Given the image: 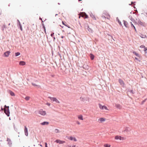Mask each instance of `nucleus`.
Masks as SVG:
<instances>
[{"label": "nucleus", "instance_id": "nucleus-1", "mask_svg": "<svg viewBox=\"0 0 147 147\" xmlns=\"http://www.w3.org/2000/svg\"><path fill=\"white\" fill-rule=\"evenodd\" d=\"M9 106H7L6 105L4 107V113L7 116L9 117Z\"/></svg>", "mask_w": 147, "mask_h": 147}, {"label": "nucleus", "instance_id": "nucleus-2", "mask_svg": "<svg viewBox=\"0 0 147 147\" xmlns=\"http://www.w3.org/2000/svg\"><path fill=\"white\" fill-rule=\"evenodd\" d=\"M80 100L84 102L85 101H89V98L88 97L86 96V97H82L81 96L80 98Z\"/></svg>", "mask_w": 147, "mask_h": 147}, {"label": "nucleus", "instance_id": "nucleus-3", "mask_svg": "<svg viewBox=\"0 0 147 147\" xmlns=\"http://www.w3.org/2000/svg\"><path fill=\"white\" fill-rule=\"evenodd\" d=\"M48 98L52 101H55L56 103H60L59 101L55 97H52L50 96H49Z\"/></svg>", "mask_w": 147, "mask_h": 147}, {"label": "nucleus", "instance_id": "nucleus-4", "mask_svg": "<svg viewBox=\"0 0 147 147\" xmlns=\"http://www.w3.org/2000/svg\"><path fill=\"white\" fill-rule=\"evenodd\" d=\"M98 105H99V108L102 110H103L104 109H105V110H108V109H107V107L105 105H101V104H100V103H99Z\"/></svg>", "mask_w": 147, "mask_h": 147}, {"label": "nucleus", "instance_id": "nucleus-5", "mask_svg": "<svg viewBox=\"0 0 147 147\" xmlns=\"http://www.w3.org/2000/svg\"><path fill=\"white\" fill-rule=\"evenodd\" d=\"M138 23L139 25H140L142 26L145 27L146 26V25L145 22H142L139 19L138 20Z\"/></svg>", "mask_w": 147, "mask_h": 147}, {"label": "nucleus", "instance_id": "nucleus-6", "mask_svg": "<svg viewBox=\"0 0 147 147\" xmlns=\"http://www.w3.org/2000/svg\"><path fill=\"white\" fill-rule=\"evenodd\" d=\"M38 113L44 116L46 114V113L45 111H43L42 109H40Z\"/></svg>", "mask_w": 147, "mask_h": 147}, {"label": "nucleus", "instance_id": "nucleus-7", "mask_svg": "<svg viewBox=\"0 0 147 147\" xmlns=\"http://www.w3.org/2000/svg\"><path fill=\"white\" fill-rule=\"evenodd\" d=\"M24 131L25 135L27 136L28 135V130L26 126H24Z\"/></svg>", "mask_w": 147, "mask_h": 147}, {"label": "nucleus", "instance_id": "nucleus-8", "mask_svg": "<svg viewBox=\"0 0 147 147\" xmlns=\"http://www.w3.org/2000/svg\"><path fill=\"white\" fill-rule=\"evenodd\" d=\"M81 13H84V15L82 16V17L84 18V19H86L88 18V16L86 14V13L84 12H82Z\"/></svg>", "mask_w": 147, "mask_h": 147}, {"label": "nucleus", "instance_id": "nucleus-9", "mask_svg": "<svg viewBox=\"0 0 147 147\" xmlns=\"http://www.w3.org/2000/svg\"><path fill=\"white\" fill-rule=\"evenodd\" d=\"M123 24H124V25L125 26L126 28H129V26L128 25V24L127 23V22L125 20H123Z\"/></svg>", "mask_w": 147, "mask_h": 147}, {"label": "nucleus", "instance_id": "nucleus-10", "mask_svg": "<svg viewBox=\"0 0 147 147\" xmlns=\"http://www.w3.org/2000/svg\"><path fill=\"white\" fill-rule=\"evenodd\" d=\"M119 82L121 85L122 86H123L125 85V84L123 81L121 79H119Z\"/></svg>", "mask_w": 147, "mask_h": 147}, {"label": "nucleus", "instance_id": "nucleus-11", "mask_svg": "<svg viewBox=\"0 0 147 147\" xmlns=\"http://www.w3.org/2000/svg\"><path fill=\"white\" fill-rule=\"evenodd\" d=\"M9 55V51H7L4 53L3 55L5 57H8Z\"/></svg>", "mask_w": 147, "mask_h": 147}, {"label": "nucleus", "instance_id": "nucleus-12", "mask_svg": "<svg viewBox=\"0 0 147 147\" xmlns=\"http://www.w3.org/2000/svg\"><path fill=\"white\" fill-rule=\"evenodd\" d=\"M122 138H123L122 137L118 135L116 136L115 137V140H121L122 139Z\"/></svg>", "mask_w": 147, "mask_h": 147}, {"label": "nucleus", "instance_id": "nucleus-13", "mask_svg": "<svg viewBox=\"0 0 147 147\" xmlns=\"http://www.w3.org/2000/svg\"><path fill=\"white\" fill-rule=\"evenodd\" d=\"M106 120V119L104 117L100 118L98 120V121H100V122L102 123L105 121Z\"/></svg>", "mask_w": 147, "mask_h": 147}, {"label": "nucleus", "instance_id": "nucleus-14", "mask_svg": "<svg viewBox=\"0 0 147 147\" xmlns=\"http://www.w3.org/2000/svg\"><path fill=\"white\" fill-rule=\"evenodd\" d=\"M62 23L63 25L67 27L68 28H71L70 26L67 24L65 22L62 21Z\"/></svg>", "mask_w": 147, "mask_h": 147}, {"label": "nucleus", "instance_id": "nucleus-15", "mask_svg": "<svg viewBox=\"0 0 147 147\" xmlns=\"http://www.w3.org/2000/svg\"><path fill=\"white\" fill-rule=\"evenodd\" d=\"M89 56L90 57V59L92 60L94 59L95 56L92 53H90L89 55Z\"/></svg>", "mask_w": 147, "mask_h": 147}, {"label": "nucleus", "instance_id": "nucleus-16", "mask_svg": "<svg viewBox=\"0 0 147 147\" xmlns=\"http://www.w3.org/2000/svg\"><path fill=\"white\" fill-rule=\"evenodd\" d=\"M87 30L88 31L90 32L91 33H92L93 32V30L91 28L89 27V26L88 25L87 26Z\"/></svg>", "mask_w": 147, "mask_h": 147}, {"label": "nucleus", "instance_id": "nucleus-17", "mask_svg": "<svg viewBox=\"0 0 147 147\" xmlns=\"http://www.w3.org/2000/svg\"><path fill=\"white\" fill-rule=\"evenodd\" d=\"M49 124V123L47 121H44L42 123H41L40 124L41 125H48Z\"/></svg>", "mask_w": 147, "mask_h": 147}, {"label": "nucleus", "instance_id": "nucleus-18", "mask_svg": "<svg viewBox=\"0 0 147 147\" xmlns=\"http://www.w3.org/2000/svg\"><path fill=\"white\" fill-rule=\"evenodd\" d=\"M130 129H129V127H125V130L124 131V132H127L130 131Z\"/></svg>", "mask_w": 147, "mask_h": 147}, {"label": "nucleus", "instance_id": "nucleus-19", "mask_svg": "<svg viewBox=\"0 0 147 147\" xmlns=\"http://www.w3.org/2000/svg\"><path fill=\"white\" fill-rule=\"evenodd\" d=\"M144 51L145 52L144 55L147 57V47H145L144 49Z\"/></svg>", "mask_w": 147, "mask_h": 147}, {"label": "nucleus", "instance_id": "nucleus-20", "mask_svg": "<svg viewBox=\"0 0 147 147\" xmlns=\"http://www.w3.org/2000/svg\"><path fill=\"white\" fill-rule=\"evenodd\" d=\"M19 64L21 65H24L26 64V62L24 61H21L19 62Z\"/></svg>", "mask_w": 147, "mask_h": 147}, {"label": "nucleus", "instance_id": "nucleus-21", "mask_svg": "<svg viewBox=\"0 0 147 147\" xmlns=\"http://www.w3.org/2000/svg\"><path fill=\"white\" fill-rule=\"evenodd\" d=\"M130 24H131V26L132 28H134V29L135 31L137 32V30L136 29V28L135 27V26H134L133 24L131 22H130Z\"/></svg>", "mask_w": 147, "mask_h": 147}, {"label": "nucleus", "instance_id": "nucleus-22", "mask_svg": "<svg viewBox=\"0 0 147 147\" xmlns=\"http://www.w3.org/2000/svg\"><path fill=\"white\" fill-rule=\"evenodd\" d=\"M90 16L92 17L93 20H96V18L95 16L92 13L90 14Z\"/></svg>", "mask_w": 147, "mask_h": 147}, {"label": "nucleus", "instance_id": "nucleus-23", "mask_svg": "<svg viewBox=\"0 0 147 147\" xmlns=\"http://www.w3.org/2000/svg\"><path fill=\"white\" fill-rule=\"evenodd\" d=\"M116 107L118 109H121V105L119 104H116L115 105Z\"/></svg>", "mask_w": 147, "mask_h": 147}, {"label": "nucleus", "instance_id": "nucleus-24", "mask_svg": "<svg viewBox=\"0 0 147 147\" xmlns=\"http://www.w3.org/2000/svg\"><path fill=\"white\" fill-rule=\"evenodd\" d=\"M116 21L118 22V23H119V24L120 26H122V24H121V23L118 17H117L116 18Z\"/></svg>", "mask_w": 147, "mask_h": 147}, {"label": "nucleus", "instance_id": "nucleus-25", "mask_svg": "<svg viewBox=\"0 0 147 147\" xmlns=\"http://www.w3.org/2000/svg\"><path fill=\"white\" fill-rule=\"evenodd\" d=\"M133 53L137 57H140V55L138 53H137L136 52L134 51L133 52Z\"/></svg>", "mask_w": 147, "mask_h": 147}, {"label": "nucleus", "instance_id": "nucleus-26", "mask_svg": "<svg viewBox=\"0 0 147 147\" xmlns=\"http://www.w3.org/2000/svg\"><path fill=\"white\" fill-rule=\"evenodd\" d=\"M10 95L12 96H15V93L12 92V91L10 90Z\"/></svg>", "mask_w": 147, "mask_h": 147}, {"label": "nucleus", "instance_id": "nucleus-27", "mask_svg": "<svg viewBox=\"0 0 147 147\" xmlns=\"http://www.w3.org/2000/svg\"><path fill=\"white\" fill-rule=\"evenodd\" d=\"M140 36L142 38H146V35H144L142 34H140Z\"/></svg>", "mask_w": 147, "mask_h": 147}, {"label": "nucleus", "instance_id": "nucleus-28", "mask_svg": "<svg viewBox=\"0 0 147 147\" xmlns=\"http://www.w3.org/2000/svg\"><path fill=\"white\" fill-rule=\"evenodd\" d=\"M78 117V119L80 120H83V116L82 115H79Z\"/></svg>", "mask_w": 147, "mask_h": 147}, {"label": "nucleus", "instance_id": "nucleus-29", "mask_svg": "<svg viewBox=\"0 0 147 147\" xmlns=\"http://www.w3.org/2000/svg\"><path fill=\"white\" fill-rule=\"evenodd\" d=\"M7 28V27H6V26L5 25V24L3 25V26L2 27L1 30H3L4 28L5 29V28Z\"/></svg>", "mask_w": 147, "mask_h": 147}, {"label": "nucleus", "instance_id": "nucleus-30", "mask_svg": "<svg viewBox=\"0 0 147 147\" xmlns=\"http://www.w3.org/2000/svg\"><path fill=\"white\" fill-rule=\"evenodd\" d=\"M18 28L20 29L21 31H23V29L21 25L18 26Z\"/></svg>", "mask_w": 147, "mask_h": 147}, {"label": "nucleus", "instance_id": "nucleus-31", "mask_svg": "<svg viewBox=\"0 0 147 147\" xmlns=\"http://www.w3.org/2000/svg\"><path fill=\"white\" fill-rule=\"evenodd\" d=\"M31 84L33 86H38V87H40V86L36 85L34 83L32 82V83Z\"/></svg>", "mask_w": 147, "mask_h": 147}, {"label": "nucleus", "instance_id": "nucleus-32", "mask_svg": "<svg viewBox=\"0 0 147 147\" xmlns=\"http://www.w3.org/2000/svg\"><path fill=\"white\" fill-rule=\"evenodd\" d=\"M20 53L19 52H16L15 53V56L17 57L20 55Z\"/></svg>", "mask_w": 147, "mask_h": 147}, {"label": "nucleus", "instance_id": "nucleus-33", "mask_svg": "<svg viewBox=\"0 0 147 147\" xmlns=\"http://www.w3.org/2000/svg\"><path fill=\"white\" fill-rule=\"evenodd\" d=\"M147 100V98H146L145 99H144V100H142L141 102V104L142 105H143L144 104V103Z\"/></svg>", "mask_w": 147, "mask_h": 147}, {"label": "nucleus", "instance_id": "nucleus-34", "mask_svg": "<svg viewBox=\"0 0 147 147\" xmlns=\"http://www.w3.org/2000/svg\"><path fill=\"white\" fill-rule=\"evenodd\" d=\"M74 137H73L72 136H69L68 138V139H69L70 140H73V138Z\"/></svg>", "mask_w": 147, "mask_h": 147}, {"label": "nucleus", "instance_id": "nucleus-35", "mask_svg": "<svg viewBox=\"0 0 147 147\" xmlns=\"http://www.w3.org/2000/svg\"><path fill=\"white\" fill-rule=\"evenodd\" d=\"M30 98V97L29 96H26L25 98V99L26 100L28 101V100Z\"/></svg>", "mask_w": 147, "mask_h": 147}, {"label": "nucleus", "instance_id": "nucleus-36", "mask_svg": "<svg viewBox=\"0 0 147 147\" xmlns=\"http://www.w3.org/2000/svg\"><path fill=\"white\" fill-rule=\"evenodd\" d=\"M55 132L56 133H59V131L58 129H56L55 130Z\"/></svg>", "mask_w": 147, "mask_h": 147}, {"label": "nucleus", "instance_id": "nucleus-37", "mask_svg": "<svg viewBox=\"0 0 147 147\" xmlns=\"http://www.w3.org/2000/svg\"><path fill=\"white\" fill-rule=\"evenodd\" d=\"M60 140L59 139H57L56 140H55V142L57 143H59L60 142Z\"/></svg>", "mask_w": 147, "mask_h": 147}, {"label": "nucleus", "instance_id": "nucleus-38", "mask_svg": "<svg viewBox=\"0 0 147 147\" xmlns=\"http://www.w3.org/2000/svg\"><path fill=\"white\" fill-rule=\"evenodd\" d=\"M17 23H18L17 26H18V25H21L20 22L19 20H17Z\"/></svg>", "mask_w": 147, "mask_h": 147}, {"label": "nucleus", "instance_id": "nucleus-39", "mask_svg": "<svg viewBox=\"0 0 147 147\" xmlns=\"http://www.w3.org/2000/svg\"><path fill=\"white\" fill-rule=\"evenodd\" d=\"M104 147H110V145L108 144H105L104 145Z\"/></svg>", "mask_w": 147, "mask_h": 147}, {"label": "nucleus", "instance_id": "nucleus-40", "mask_svg": "<svg viewBox=\"0 0 147 147\" xmlns=\"http://www.w3.org/2000/svg\"><path fill=\"white\" fill-rule=\"evenodd\" d=\"M65 143V141H62V140H60L59 144H63V143Z\"/></svg>", "mask_w": 147, "mask_h": 147}, {"label": "nucleus", "instance_id": "nucleus-41", "mask_svg": "<svg viewBox=\"0 0 147 147\" xmlns=\"http://www.w3.org/2000/svg\"><path fill=\"white\" fill-rule=\"evenodd\" d=\"M130 20L133 22L135 21L134 19L132 18V17H131Z\"/></svg>", "mask_w": 147, "mask_h": 147}, {"label": "nucleus", "instance_id": "nucleus-42", "mask_svg": "<svg viewBox=\"0 0 147 147\" xmlns=\"http://www.w3.org/2000/svg\"><path fill=\"white\" fill-rule=\"evenodd\" d=\"M128 91L132 94H134V92H133L132 90H129Z\"/></svg>", "mask_w": 147, "mask_h": 147}, {"label": "nucleus", "instance_id": "nucleus-43", "mask_svg": "<svg viewBox=\"0 0 147 147\" xmlns=\"http://www.w3.org/2000/svg\"><path fill=\"white\" fill-rule=\"evenodd\" d=\"M145 47V46L144 45H141L140 46V48H144Z\"/></svg>", "mask_w": 147, "mask_h": 147}, {"label": "nucleus", "instance_id": "nucleus-44", "mask_svg": "<svg viewBox=\"0 0 147 147\" xmlns=\"http://www.w3.org/2000/svg\"><path fill=\"white\" fill-rule=\"evenodd\" d=\"M135 59L136 60H137V61H139V62H140L141 61L140 60H139L138 58L136 57H135Z\"/></svg>", "mask_w": 147, "mask_h": 147}, {"label": "nucleus", "instance_id": "nucleus-45", "mask_svg": "<svg viewBox=\"0 0 147 147\" xmlns=\"http://www.w3.org/2000/svg\"><path fill=\"white\" fill-rule=\"evenodd\" d=\"M7 141V144H9V138H7V140H6Z\"/></svg>", "mask_w": 147, "mask_h": 147}, {"label": "nucleus", "instance_id": "nucleus-46", "mask_svg": "<svg viewBox=\"0 0 147 147\" xmlns=\"http://www.w3.org/2000/svg\"><path fill=\"white\" fill-rule=\"evenodd\" d=\"M73 140L74 141H77V140L74 137H73Z\"/></svg>", "mask_w": 147, "mask_h": 147}, {"label": "nucleus", "instance_id": "nucleus-47", "mask_svg": "<svg viewBox=\"0 0 147 147\" xmlns=\"http://www.w3.org/2000/svg\"><path fill=\"white\" fill-rule=\"evenodd\" d=\"M54 32H52L50 35L52 37H53L54 36Z\"/></svg>", "mask_w": 147, "mask_h": 147}, {"label": "nucleus", "instance_id": "nucleus-48", "mask_svg": "<svg viewBox=\"0 0 147 147\" xmlns=\"http://www.w3.org/2000/svg\"><path fill=\"white\" fill-rule=\"evenodd\" d=\"M46 104L48 106H49L51 104L49 102H47Z\"/></svg>", "mask_w": 147, "mask_h": 147}, {"label": "nucleus", "instance_id": "nucleus-49", "mask_svg": "<svg viewBox=\"0 0 147 147\" xmlns=\"http://www.w3.org/2000/svg\"><path fill=\"white\" fill-rule=\"evenodd\" d=\"M3 110L4 111V108H3L2 107H1V109L0 110V111H3Z\"/></svg>", "mask_w": 147, "mask_h": 147}, {"label": "nucleus", "instance_id": "nucleus-50", "mask_svg": "<svg viewBox=\"0 0 147 147\" xmlns=\"http://www.w3.org/2000/svg\"><path fill=\"white\" fill-rule=\"evenodd\" d=\"M45 147H48L47 146V142H45Z\"/></svg>", "mask_w": 147, "mask_h": 147}, {"label": "nucleus", "instance_id": "nucleus-51", "mask_svg": "<svg viewBox=\"0 0 147 147\" xmlns=\"http://www.w3.org/2000/svg\"><path fill=\"white\" fill-rule=\"evenodd\" d=\"M9 141H10V147H11V145L12 144V143H11V142L10 139Z\"/></svg>", "mask_w": 147, "mask_h": 147}, {"label": "nucleus", "instance_id": "nucleus-52", "mask_svg": "<svg viewBox=\"0 0 147 147\" xmlns=\"http://www.w3.org/2000/svg\"><path fill=\"white\" fill-rule=\"evenodd\" d=\"M76 123L78 125H80V122L79 121H77L76 122Z\"/></svg>", "mask_w": 147, "mask_h": 147}, {"label": "nucleus", "instance_id": "nucleus-53", "mask_svg": "<svg viewBox=\"0 0 147 147\" xmlns=\"http://www.w3.org/2000/svg\"><path fill=\"white\" fill-rule=\"evenodd\" d=\"M108 16H109V17H107V19H109V18H110V15H109V14H108Z\"/></svg>", "mask_w": 147, "mask_h": 147}, {"label": "nucleus", "instance_id": "nucleus-54", "mask_svg": "<svg viewBox=\"0 0 147 147\" xmlns=\"http://www.w3.org/2000/svg\"><path fill=\"white\" fill-rule=\"evenodd\" d=\"M42 28H44V27H45V25L44 24H42Z\"/></svg>", "mask_w": 147, "mask_h": 147}, {"label": "nucleus", "instance_id": "nucleus-55", "mask_svg": "<svg viewBox=\"0 0 147 147\" xmlns=\"http://www.w3.org/2000/svg\"><path fill=\"white\" fill-rule=\"evenodd\" d=\"M42 28L44 29V31L45 32V30H46L45 27H44V28Z\"/></svg>", "mask_w": 147, "mask_h": 147}, {"label": "nucleus", "instance_id": "nucleus-56", "mask_svg": "<svg viewBox=\"0 0 147 147\" xmlns=\"http://www.w3.org/2000/svg\"><path fill=\"white\" fill-rule=\"evenodd\" d=\"M107 35H108L109 36H110L111 37L112 36L111 34H107Z\"/></svg>", "mask_w": 147, "mask_h": 147}, {"label": "nucleus", "instance_id": "nucleus-57", "mask_svg": "<svg viewBox=\"0 0 147 147\" xmlns=\"http://www.w3.org/2000/svg\"><path fill=\"white\" fill-rule=\"evenodd\" d=\"M136 3V2H135V1H134H134H131V3H132V4L135 3Z\"/></svg>", "mask_w": 147, "mask_h": 147}, {"label": "nucleus", "instance_id": "nucleus-58", "mask_svg": "<svg viewBox=\"0 0 147 147\" xmlns=\"http://www.w3.org/2000/svg\"><path fill=\"white\" fill-rule=\"evenodd\" d=\"M53 37V41H55V37L54 36H53V37Z\"/></svg>", "mask_w": 147, "mask_h": 147}, {"label": "nucleus", "instance_id": "nucleus-59", "mask_svg": "<svg viewBox=\"0 0 147 147\" xmlns=\"http://www.w3.org/2000/svg\"><path fill=\"white\" fill-rule=\"evenodd\" d=\"M39 19L41 21L42 20V19L40 17H39Z\"/></svg>", "mask_w": 147, "mask_h": 147}, {"label": "nucleus", "instance_id": "nucleus-60", "mask_svg": "<svg viewBox=\"0 0 147 147\" xmlns=\"http://www.w3.org/2000/svg\"><path fill=\"white\" fill-rule=\"evenodd\" d=\"M79 22V25H80V27H82V26L81 25V24H80V22H79H79Z\"/></svg>", "mask_w": 147, "mask_h": 147}, {"label": "nucleus", "instance_id": "nucleus-61", "mask_svg": "<svg viewBox=\"0 0 147 147\" xmlns=\"http://www.w3.org/2000/svg\"><path fill=\"white\" fill-rule=\"evenodd\" d=\"M44 21H43L42 20H41V24H44Z\"/></svg>", "mask_w": 147, "mask_h": 147}, {"label": "nucleus", "instance_id": "nucleus-62", "mask_svg": "<svg viewBox=\"0 0 147 147\" xmlns=\"http://www.w3.org/2000/svg\"><path fill=\"white\" fill-rule=\"evenodd\" d=\"M64 37H65V36H61V38H63Z\"/></svg>", "mask_w": 147, "mask_h": 147}, {"label": "nucleus", "instance_id": "nucleus-63", "mask_svg": "<svg viewBox=\"0 0 147 147\" xmlns=\"http://www.w3.org/2000/svg\"><path fill=\"white\" fill-rule=\"evenodd\" d=\"M111 38L112 39H113L114 41H115L114 40V39L113 38V36H112L111 37Z\"/></svg>", "mask_w": 147, "mask_h": 147}, {"label": "nucleus", "instance_id": "nucleus-64", "mask_svg": "<svg viewBox=\"0 0 147 147\" xmlns=\"http://www.w3.org/2000/svg\"><path fill=\"white\" fill-rule=\"evenodd\" d=\"M76 145H73L72 146V147H76Z\"/></svg>", "mask_w": 147, "mask_h": 147}]
</instances>
